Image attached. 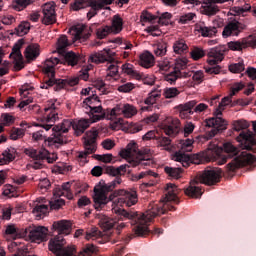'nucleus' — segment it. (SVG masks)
<instances>
[{
    "label": "nucleus",
    "instance_id": "obj_1",
    "mask_svg": "<svg viewBox=\"0 0 256 256\" xmlns=\"http://www.w3.org/2000/svg\"><path fill=\"white\" fill-rule=\"evenodd\" d=\"M165 199L166 203L160 202L159 204H150L146 212L127 211L125 209H115L117 216L110 218L106 215L99 214V225L104 231H110L113 227H116L117 233H121V229H125V223L121 221H130L133 226L134 234H131L126 238V243H129L134 237H147V235H163V229L155 228L149 230V223L153 221L154 217L158 215H165L167 211H175V206L170 203H179V193L181 189L177 188V185L173 183L166 184L165 187Z\"/></svg>",
    "mask_w": 256,
    "mask_h": 256
},
{
    "label": "nucleus",
    "instance_id": "obj_2",
    "mask_svg": "<svg viewBox=\"0 0 256 256\" xmlns=\"http://www.w3.org/2000/svg\"><path fill=\"white\" fill-rule=\"evenodd\" d=\"M61 102L57 100H49L44 105V113H43V121L41 127L45 129V131H49L52 129V135L48 137L46 143L48 145H54V147H59V145H65V143H69V138L65 136V133L69 132V129H73V125H75V121L73 120H63L61 125H55V121L59 119V113H61Z\"/></svg>",
    "mask_w": 256,
    "mask_h": 256
},
{
    "label": "nucleus",
    "instance_id": "obj_3",
    "mask_svg": "<svg viewBox=\"0 0 256 256\" xmlns=\"http://www.w3.org/2000/svg\"><path fill=\"white\" fill-rule=\"evenodd\" d=\"M127 167H129L127 164H122L119 167L103 165L95 166L91 170V175H93V177H101L103 173L110 177H115V179L108 184L94 187L93 199L96 211H101V209L107 205V195L108 193H111L117 185H121V183H123V179H121V177H123L127 172L131 173V170H128Z\"/></svg>",
    "mask_w": 256,
    "mask_h": 256
},
{
    "label": "nucleus",
    "instance_id": "obj_4",
    "mask_svg": "<svg viewBox=\"0 0 256 256\" xmlns=\"http://www.w3.org/2000/svg\"><path fill=\"white\" fill-rule=\"evenodd\" d=\"M247 47H256V39L250 35L247 38L238 41H231L228 46L222 45L215 48H211L208 52L209 59L207 60L210 67H206V73L209 75H219L221 73V66L219 63L225 59L226 51H243Z\"/></svg>",
    "mask_w": 256,
    "mask_h": 256
},
{
    "label": "nucleus",
    "instance_id": "obj_5",
    "mask_svg": "<svg viewBox=\"0 0 256 256\" xmlns=\"http://www.w3.org/2000/svg\"><path fill=\"white\" fill-rule=\"evenodd\" d=\"M61 63V60L57 57L48 58L43 66V72L47 75L48 79L40 86L41 89H48L54 87V91H61L66 87H75L79 85V80L87 81L89 79V70L80 71L79 76L67 78V79H55V67Z\"/></svg>",
    "mask_w": 256,
    "mask_h": 256
},
{
    "label": "nucleus",
    "instance_id": "obj_6",
    "mask_svg": "<svg viewBox=\"0 0 256 256\" xmlns=\"http://www.w3.org/2000/svg\"><path fill=\"white\" fill-rule=\"evenodd\" d=\"M237 142L241 143L242 151L240 155L236 156L231 162L227 165L228 173H235L237 169H241V167H245L246 165H253L255 163L256 158L255 155L247 152L253 151V147L256 145L255 137L252 132L242 131L237 137Z\"/></svg>",
    "mask_w": 256,
    "mask_h": 256
},
{
    "label": "nucleus",
    "instance_id": "obj_7",
    "mask_svg": "<svg viewBox=\"0 0 256 256\" xmlns=\"http://www.w3.org/2000/svg\"><path fill=\"white\" fill-rule=\"evenodd\" d=\"M52 228L58 232V235L50 239L48 249L56 256H77L75 246L65 247V238L63 235L71 233V222L69 220H60L53 223Z\"/></svg>",
    "mask_w": 256,
    "mask_h": 256
},
{
    "label": "nucleus",
    "instance_id": "obj_8",
    "mask_svg": "<svg viewBox=\"0 0 256 256\" xmlns=\"http://www.w3.org/2000/svg\"><path fill=\"white\" fill-rule=\"evenodd\" d=\"M223 177L221 168H206L203 172H199L196 177L190 181V185L184 190L185 195L193 199H199L203 192L201 187L197 186L198 183L203 185H217Z\"/></svg>",
    "mask_w": 256,
    "mask_h": 256
},
{
    "label": "nucleus",
    "instance_id": "obj_9",
    "mask_svg": "<svg viewBox=\"0 0 256 256\" xmlns=\"http://www.w3.org/2000/svg\"><path fill=\"white\" fill-rule=\"evenodd\" d=\"M231 97L233 96L224 97L219 106L213 112L214 117L205 120L206 127L211 128V130L206 132V139H213L217 133L226 131L227 125H229V123L227 120L223 119L221 115H223V110L225 107L231 103Z\"/></svg>",
    "mask_w": 256,
    "mask_h": 256
},
{
    "label": "nucleus",
    "instance_id": "obj_10",
    "mask_svg": "<svg viewBox=\"0 0 256 256\" xmlns=\"http://www.w3.org/2000/svg\"><path fill=\"white\" fill-rule=\"evenodd\" d=\"M178 151L174 155L175 161H178L182 164L185 168L189 167L190 165H199V158L197 155H189L186 153H191L193 151V139H185L179 140L177 143Z\"/></svg>",
    "mask_w": 256,
    "mask_h": 256
},
{
    "label": "nucleus",
    "instance_id": "obj_11",
    "mask_svg": "<svg viewBox=\"0 0 256 256\" xmlns=\"http://www.w3.org/2000/svg\"><path fill=\"white\" fill-rule=\"evenodd\" d=\"M69 47V40L67 36L62 35L58 39L57 51L59 55H62V62L64 65H69L70 67H75V65H79V63H83L85 61V57L73 52L68 51L66 52L65 49Z\"/></svg>",
    "mask_w": 256,
    "mask_h": 256
},
{
    "label": "nucleus",
    "instance_id": "obj_12",
    "mask_svg": "<svg viewBox=\"0 0 256 256\" xmlns=\"http://www.w3.org/2000/svg\"><path fill=\"white\" fill-rule=\"evenodd\" d=\"M97 137H99V132H97V130L87 131L85 133L83 137L85 151L78 153V160H80L81 163H89L87 157H89V155H93V153L97 151Z\"/></svg>",
    "mask_w": 256,
    "mask_h": 256
},
{
    "label": "nucleus",
    "instance_id": "obj_13",
    "mask_svg": "<svg viewBox=\"0 0 256 256\" xmlns=\"http://www.w3.org/2000/svg\"><path fill=\"white\" fill-rule=\"evenodd\" d=\"M188 64L189 60H187L186 57L176 59L173 71L164 76V81H167L170 85H175V83H177V79H182V77L187 79V77H191V74L185 72Z\"/></svg>",
    "mask_w": 256,
    "mask_h": 256
},
{
    "label": "nucleus",
    "instance_id": "obj_14",
    "mask_svg": "<svg viewBox=\"0 0 256 256\" xmlns=\"http://www.w3.org/2000/svg\"><path fill=\"white\" fill-rule=\"evenodd\" d=\"M119 197L116 199L118 203H121L122 205H125L126 207H133V205H137L139 202V196L137 195L136 189H128V190H119L118 192H115L113 194H107V203L113 201L116 197Z\"/></svg>",
    "mask_w": 256,
    "mask_h": 256
},
{
    "label": "nucleus",
    "instance_id": "obj_15",
    "mask_svg": "<svg viewBox=\"0 0 256 256\" xmlns=\"http://www.w3.org/2000/svg\"><path fill=\"white\" fill-rule=\"evenodd\" d=\"M22 235L31 243H43L49 240V229L45 226H34L24 229Z\"/></svg>",
    "mask_w": 256,
    "mask_h": 256
},
{
    "label": "nucleus",
    "instance_id": "obj_16",
    "mask_svg": "<svg viewBox=\"0 0 256 256\" xmlns=\"http://www.w3.org/2000/svg\"><path fill=\"white\" fill-rule=\"evenodd\" d=\"M162 131L168 137H177L181 133V121L178 118L168 117L161 125Z\"/></svg>",
    "mask_w": 256,
    "mask_h": 256
},
{
    "label": "nucleus",
    "instance_id": "obj_17",
    "mask_svg": "<svg viewBox=\"0 0 256 256\" xmlns=\"http://www.w3.org/2000/svg\"><path fill=\"white\" fill-rule=\"evenodd\" d=\"M208 108L209 106L207 104H197L196 100H191L179 106L180 115H186V117H189V115H193V113H203V111H207Z\"/></svg>",
    "mask_w": 256,
    "mask_h": 256
},
{
    "label": "nucleus",
    "instance_id": "obj_18",
    "mask_svg": "<svg viewBox=\"0 0 256 256\" xmlns=\"http://www.w3.org/2000/svg\"><path fill=\"white\" fill-rule=\"evenodd\" d=\"M151 159V149L146 148L140 151L139 157L128 161L129 164H126L128 165L127 169H129V167H138L139 169L147 167L153 163V160Z\"/></svg>",
    "mask_w": 256,
    "mask_h": 256
},
{
    "label": "nucleus",
    "instance_id": "obj_19",
    "mask_svg": "<svg viewBox=\"0 0 256 256\" xmlns=\"http://www.w3.org/2000/svg\"><path fill=\"white\" fill-rule=\"evenodd\" d=\"M23 45H25V40H18L14 44L12 52L10 53L9 56L10 59H13L15 71H21V69L25 67V64L23 62V54H21V47H23Z\"/></svg>",
    "mask_w": 256,
    "mask_h": 256
},
{
    "label": "nucleus",
    "instance_id": "obj_20",
    "mask_svg": "<svg viewBox=\"0 0 256 256\" xmlns=\"http://www.w3.org/2000/svg\"><path fill=\"white\" fill-rule=\"evenodd\" d=\"M218 165H225L227 159H233L239 155V148L235 147L231 142L223 144L221 153H218Z\"/></svg>",
    "mask_w": 256,
    "mask_h": 256
},
{
    "label": "nucleus",
    "instance_id": "obj_21",
    "mask_svg": "<svg viewBox=\"0 0 256 256\" xmlns=\"http://www.w3.org/2000/svg\"><path fill=\"white\" fill-rule=\"evenodd\" d=\"M244 29H247V25L237 20L231 21L224 27L222 37L224 39H227V37H239V33Z\"/></svg>",
    "mask_w": 256,
    "mask_h": 256
},
{
    "label": "nucleus",
    "instance_id": "obj_22",
    "mask_svg": "<svg viewBox=\"0 0 256 256\" xmlns=\"http://www.w3.org/2000/svg\"><path fill=\"white\" fill-rule=\"evenodd\" d=\"M43 25H53L57 23V14L55 13V3H46L42 6Z\"/></svg>",
    "mask_w": 256,
    "mask_h": 256
},
{
    "label": "nucleus",
    "instance_id": "obj_23",
    "mask_svg": "<svg viewBox=\"0 0 256 256\" xmlns=\"http://www.w3.org/2000/svg\"><path fill=\"white\" fill-rule=\"evenodd\" d=\"M25 153L26 155H29V157L34 159V169H41V167L43 166V161H45V159L47 160V157L49 155V151H47V149H31L26 150Z\"/></svg>",
    "mask_w": 256,
    "mask_h": 256
},
{
    "label": "nucleus",
    "instance_id": "obj_24",
    "mask_svg": "<svg viewBox=\"0 0 256 256\" xmlns=\"http://www.w3.org/2000/svg\"><path fill=\"white\" fill-rule=\"evenodd\" d=\"M113 0H97L90 3L91 10L87 13V18L93 19L97 15V11H101L105 5H111Z\"/></svg>",
    "mask_w": 256,
    "mask_h": 256
},
{
    "label": "nucleus",
    "instance_id": "obj_25",
    "mask_svg": "<svg viewBox=\"0 0 256 256\" xmlns=\"http://www.w3.org/2000/svg\"><path fill=\"white\" fill-rule=\"evenodd\" d=\"M215 3H225V0H204V15H208V17H211L219 13V6H217Z\"/></svg>",
    "mask_w": 256,
    "mask_h": 256
},
{
    "label": "nucleus",
    "instance_id": "obj_26",
    "mask_svg": "<svg viewBox=\"0 0 256 256\" xmlns=\"http://www.w3.org/2000/svg\"><path fill=\"white\" fill-rule=\"evenodd\" d=\"M90 61L92 63H96V65H99V63H105V61H113V58L111 57V50H103L92 54L90 56Z\"/></svg>",
    "mask_w": 256,
    "mask_h": 256
},
{
    "label": "nucleus",
    "instance_id": "obj_27",
    "mask_svg": "<svg viewBox=\"0 0 256 256\" xmlns=\"http://www.w3.org/2000/svg\"><path fill=\"white\" fill-rule=\"evenodd\" d=\"M55 197H66L68 199H73V193L71 192V182H65L61 186L54 189Z\"/></svg>",
    "mask_w": 256,
    "mask_h": 256
},
{
    "label": "nucleus",
    "instance_id": "obj_28",
    "mask_svg": "<svg viewBox=\"0 0 256 256\" xmlns=\"http://www.w3.org/2000/svg\"><path fill=\"white\" fill-rule=\"evenodd\" d=\"M139 59V65L144 67V69H150V67L155 65V56H153L149 51H145L140 54Z\"/></svg>",
    "mask_w": 256,
    "mask_h": 256
},
{
    "label": "nucleus",
    "instance_id": "obj_29",
    "mask_svg": "<svg viewBox=\"0 0 256 256\" xmlns=\"http://www.w3.org/2000/svg\"><path fill=\"white\" fill-rule=\"evenodd\" d=\"M88 107L92 115L93 123H97V121H101L102 119H105V110H103V106H101L100 104H96Z\"/></svg>",
    "mask_w": 256,
    "mask_h": 256
},
{
    "label": "nucleus",
    "instance_id": "obj_30",
    "mask_svg": "<svg viewBox=\"0 0 256 256\" xmlns=\"http://www.w3.org/2000/svg\"><path fill=\"white\" fill-rule=\"evenodd\" d=\"M135 153H137V143L135 142H130L125 149H122L119 153L120 157H122L123 159H128V162L131 161V158L133 157V155H135Z\"/></svg>",
    "mask_w": 256,
    "mask_h": 256
},
{
    "label": "nucleus",
    "instance_id": "obj_31",
    "mask_svg": "<svg viewBox=\"0 0 256 256\" xmlns=\"http://www.w3.org/2000/svg\"><path fill=\"white\" fill-rule=\"evenodd\" d=\"M111 33L118 35L123 31V18L120 15L116 14L112 17L111 26H109Z\"/></svg>",
    "mask_w": 256,
    "mask_h": 256
},
{
    "label": "nucleus",
    "instance_id": "obj_32",
    "mask_svg": "<svg viewBox=\"0 0 256 256\" xmlns=\"http://www.w3.org/2000/svg\"><path fill=\"white\" fill-rule=\"evenodd\" d=\"M24 55L27 61H35L40 55L39 44H30L27 46Z\"/></svg>",
    "mask_w": 256,
    "mask_h": 256
},
{
    "label": "nucleus",
    "instance_id": "obj_33",
    "mask_svg": "<svg viewBox=\"0 0 256 256\" xmlns=\"http://www.w3.org/2000/svg\"><path fill=\"white\" fill-rule=\"evenodd\" d=\"M85 239L87 241H98V243L103 244L105 241L101 238V231L98 228H91L85 232Z\"/></svg>",
    "mask_w": 256,
    "mask_h": 256
},
{
    "label": "nucleus",
    "instance_id": "obj_34",
    "mask_svg": "<svg viewBox=\"0 0 256 256\" xmlns=\"http://www.w3.org/2000/svg\"><path fill=\"white\" fill-rule=\"evenodd\" d=\"M32 213L38 221L44 219L47 216V213H49V206L45 204H37L33 208Z\"/></svg>",
    "mask_w": 256,
    "mask_h": 256
},
{
    "label": "nucleus",
    "instance_id": "obj_35",
    "mask_svg": "<svg viewBox=\"0 0 256 256\" xmlns=\"http://www.w3.org/2000/svg\"><path fill=\"white\" fill-rule=\"evenodd\" d=\"M89 125H91L89 120L81 119L74 122L73 129L75 130L76 135L79 137V135H83V133H85L86 129H89Z\"/></svg>",
    "mask_w": 256,
    "mask_h": 256
},
{
    "label": "nucleus",
    "instance_id": "obj_36",
    "mask_svg": "<svg viewBox=\"0 0 256 256\" xmlns=\"http://www.w3.org/2000/svg\"><path fill=\"white\" fill-rule=\"evenodd\" d=\"M89 31V28H87L86 25H78L75 27V39H78L79 41H81V39H83V41L89 39V37H91V33L87 32Z\"/></svg>",
    "mask_w": 256,
    "mask_h": 256
},
{
    "label": "nucleus",
    "instance_id": "obj_37",
    "mask_svg": "<svg viewBox=\"0 0 256 256\" xmlns=\"http://www.w3.org/2000/svg\"><path fill=\"white\" fill-rule=\"evenodd\" d=\"M23 231H25V229H19L11 224L6 227L5 233L6 235H11L13 239H24L25 235H23Z\"/></svg>",
    "mask_w": 256,
    "mask_h": 256
},
{
    "label": "nucleus",
    "instance_id": "obj_38",
    "mask_svg": "<svg viewBox=\"0 0 256 256\" xmlns=\"http://www.w3.org/2000/svg\"><path fill=\"white\" fill-rule=\"evenodd\" d=\"M161 99V91L159 90H152L147 98L144 100L145 105H148V107H151L157 103Z\"/></svg>",
    "mask_w": 256,
    "mask_h": 256
},
{
    "label": "nucleus",
    "instance_id": "obj_39",
    "mask_svg": "<svg viewBox=\"0 0 256 256\" xmlns=\"http://www.w3.org/2000/svg\"><path fill=\"white\" fill-rule=\"evenodd\" d=\"M174 53L177 55H185L189 52V46L185 43V40L181 39L174 43L173 45Z\"/></svg>",
    "mask_w": 256,
    "mask_h": 256
},
{
    "label": "nucleus",
    "instance_id": "obj_40",
    "mask_svg": "<svg viewBox=\"0 0 256 256\" xmlns=\"http://www.w3.org/2000/svg\"><path fill=\"white\" fill-rule=\"evenodd\" d=\"M164 172L171 179H181V175H183V169L173 168V167H170V166H165L164 167Z\"/></svg>",
    "mask_w": 256,
    "mask_h": 256
},
{
    "label": "nucleus",
    "instance_id": "obj_41",
    "mask_svg": "<svg viewBox=\"0 0 256 256\" xmlns=\"http://www.w3.org/2000/svg\"><path fill=\"white\" fill-rule=\"evenodd\" d=\"M30 29H31V24L29 22H22L18 27L14 29L12 35L23 37V35H27V33H29Z\"/></svg>",
    "mask_w": 256,
    "mask_h": 256
},
{
    "label": "nucleus",
    "instance_id": "obj_42",
    "mask_svg": "<svg viewBox=\"0 0 256 256\" xmlns=\"http://www.w3.org/2000/svg\"><path fill=\"white\" fill-rule=\"evenodd\" d=\"M171 138L166 136H161L157 139V145L158 147H163L164 151H172L173 150V144Z\"/></svg>",
    "mask_w": 256,
    "mask_h": 256
},
{
    "label": "nucleus",
    "instance_id": "obj_43",
    "mask_svg": "<svg viewBox=\"0 0 256 256\" xmlns=\"http://www.w3.org/2000/svg\"><path fill=\"white\" fill-rule=\"evenodd\" d=\"M32 139L33 141H44L45 145H48V147L54 146V145H49V143H47V141H49V138H47V134H45V130H38L36 132H33Z\"/></svg>",
    "mask_w": 256,
    "mask_h": 256
},
{
    "label": "nucleus",
    "instance_id": "obj_44",
    "mask_svg": "<svg viewBox=\"0 0 256 256\" xmlns=\"http://www.w3.org/2000/svg\"><path fill=\"white\" fill-rule=\"evenodd\" d=\"M167 53V43L159 42L158 44L154 45V54L156 57H163Z\"/></svg>",
    "mask_w": 256,
    "mask_h": 256
},
{
    "label": "nucleus",
    "instance_id": "obj_45",
    "mask_svg": "<svg viewBox=\"0 0 256 256\" xmlns=\"http://www.w3.org/2000/svg\"><path fill=\"white\" fill-rule=\"evenodd\" d=\"M137 115V108L131 104H123V116L127 119Z\"/></svg>",
    "mask_w": 256,
    "mask_h": 256
},
{
    "label": "nucleus",
    "instance_id": "obj_46",
    "mask_svg": "<svg viewBox=\"0 0 256 256\" xmlns=\"http://www.w3.org/2000/svg\"><path fill=\"white\" fill-rule=\"evenodd\" d=\"M199 32L201 33L202 37H213L217 34V28L200 26Z\"/></svg>",
    "mask_w": 256,
    "mask_h": 256
},
{
    "label": "nucleus",
    "instance_id": "obj_47",
    "mask_svg": "<svg viewBox=\"0 0 256 256\" xmlns=\"http://www.w3.org/2000/svg\"><path fill=\"white\" fill-rule=\"evenodd\" d=\"M186 73H189L190 77H192L196 85H201V83H203V79H205V74H203V71L201 70H198L196 72H186Z\"/></svg>",
    "mask_w": 256,
    "mask_h": 256
},
{
    "label": "nucleus",
    "instance_id": "obj_48",
    "mask_svg": "<svg viewBox=\"0 0 256 256\" xmlns=\"http://www.w3.org/2000/svg\"><path fill=\"white\" fill-rule=\"evenodd\" d=\"M190 55L194 61H199V59L205 57V50L203 48L194 47L190 52Z\"/></svg>",
    "mask_w": 256,
    "mask_h": 256
},
{
    "label": "nucleus",
    "instance_id": "obj_49",
    "mask_svg": "<svg viewBox=\"0 0 256 256\" xmlns=\"http://www.w3.org/2000/svg\"><path fill=\"white\" fill-rule=\"evenodd\" d=\"M4 159L11 163V161H15V155H17V150L13 147L7 148L3 153H2Z\"/></svg>",
    "mask_w": 256,
    "mask_h": 256
},
{
    "label": "nucleus",
    "instance_id": "obj_50",
    "mask_svg": "<svg viewBox=\"0 0 256 256\" xmlns=\"http://www.w3.org/2000/svg\"><path fill=\"white\" fill-rule=\"evenodd\" d=\"M25 137V129L23 128H13L10 133V139L12 141H17V139H23Z\"/></svg>",
    "mask_w": 256,
    "mask_h": 256
},
{
    "label": "nucleus",
    "instance_id": "obj_51",
    "mask_svg": "<svg viewBox=\"0 0 256 256\" xmlns=\"http://www.w3.org/2000/svg\"><path fill=\"white\" fill-rule=\"evenodd\" d=\"M181 91L179 89L172 87V88H165L164 89V97L165 99H175Z\"/></svg>",
    "mask_w": 256,
    "mask_h": 256
},
{
    "label": "nucleus",
    "instance_id": "obj_52",
    "mask_svg": "<svg viewBox=\"0 0 256 256\" xmlns=\"http://www.w3.org/2000/svg\"><path fill=\"white\" fill-rule=\"evenodd\" d=\"M1 123L4 127H9L15 123V117L9 113H3L1 115Z\"/></svg>",
    "mask_w": 256,
    "mask_h": 256
},
{
    "label": "nucleus",
    "instance_id": "obj_53",
    "mask_svg": "<svg viewBox=\"0 0 256 256\" xmlns=\"http://www.w3.org/2000/svg\"><path fill=\"white\" fill-rule=\"evenodd\" d=\"M122 71L131 77H140L139 72L133 69V65L126 63L122 65Z\"/></svg>",
    "mask_w": 256,
    "mask_h": 256
},
{
    "label": "nucleus",
    "instance_id": "obj_54",
    "mask_svg": "<svg viewBox=\"0 0 256 256\" xmlns=\"http://www.w3.org/2000/svg\"><path fill=\"white\" fill-rule=\"evenodd\" d=\"M141 21H143L144 23H155V21H158V16H155L150 12L143 11L141 14Z\"/></svg>",
    "mask_w": 256,
    "mask_h": 256
},
{
    "label": "nucleus",
    "instance_id": "obj_55",
    "mask_svg": "<svg viewBox=\"0 0 256 256\" xmlns=\"http://www.w3.org/2000/svg\"><path fill=\"white\" fill-rule=\"evenodd\" d=\"M109 33H112L109 26H102V27L96 29V36L98 39H105V37H107V35H109Z\"/></svg>",
    "mask_w": 256,
    "mask_h": 256
},
{
    "label": "nucleus",
    "instance_id": "obj_56",
    "mask_svg": "<svg viewBox=\"0 0 256 256\" xmlns=\"http://www.w3.org/2000/svg\"><path fill=\"white\" fill-rule=\"evenodd\" d=\"M173 18V14L169 12H164L158 16V23L160 25H169V21Z\"/></svg>",
    "mask_w": 256,
    "mask_h": 256
},
{
    "label": "nucleus",
    "instance_id": "obj_57",
    "mask_svg": "<svg viewBox=\"0 0 256 256\" xmlns=\"http://www.w3.org/2000/svg\"><path fill=\"white\" fill-rule=\"evenodd\" d=\"M229 71L231 73H242V71H245V64L243 62L230 64Z\"/></svg>",
    "mask_w": 256,
    "mask_h": 256
},
{
    "label": "nucleus",
    "instance_id": "obj_58",
    "mask_svg": "<svg viewBox=\"0 0 256 256\" xmlns=\"http://www.w3.org/2000/svg\"><path fill=\"white\" fill-rule=\"evenodd\" d=\"M83 103L87 105V107H91L93 105H99L101 101L99 100V96H97V94H92L91 96L87 97Z\"/></svg>",
    "mask_w": 256,
    "mask_h": 256
},
{
    "label": "nucleus",
    "instance_id": "obj_59",
    "mask_svg": "<svg viewBox=\"0 0 256 256\" xmlns=\"http://www.w3.org/2000/svg\"><path fill=\"white\" fill-rule=\"evenodd\" d=\"M145 175H151L152 177H159V174L153 172V171H147V172H141L139 175L137 174H132L130 176V179L132 181H139L140 179H143V177H145Z\"/></svg>",
    "mask_w": 256,
    "mask_h": 256
},
{
    "label": "nucleus",
    "instance_id": "obj_60",
    "mask_svg": "<svg viewBox=\"0 0 256 256\" xmlns=\"http://www.w3.org/2000/svg\"><path fill=\"white\" fill-rule=\"evenodd\" d=\"M31 3H33V0H16L14 9H16V11H23V9H25V7L28 5H31Z\"/></svg>",
    "mask_w": 256,
    "mask_h": 256
},
{
    "label": "nucleus",
    "instance_id": "obj_61",
    "mask_svg": "<svg viewBox=\"0 0 256 256\" xmlns=\"http://www.w3.org/2000/svg\"><path fill=\"white\" fill-rule=\"evenodd\" d=\"M235 131H243L249 128V122L246 120H237L233 123Z\"/></svg>",
    "mask_w": 256,
    "mask_h": 256
},
{
    "label": "nucleus",
    "instance_id": "obj_62",
    "mask_svg": "<svg viewBox=\"0 0 256 256\" xmlns=\"http://www.w3.org/2000/svg\"><path fill=\"white\" fill-rule=\"evenodd\" d=\"M134 89H135V84L131 82H128L118 87V91L120 93H130V91H133Z\"/></svg>",
    "mask_w": 256,
    "mask_h": 256
},
{
    "label": "nucleus",
    "instance_id": "obj_63",
    "mask_svg": "<svg viewBox=\"0 0 256 256\" xmlns=\"http://www.w3.org/2000/svg\"><path fill=\"white\" fill-rule=\"evenodd\" d=\"M195 17H196L195 13L184 14V15L180 16L179 23H182V25H186V23L193 21V19H195Z\"/></svg>",
    "mask_w": 256,
    "mask_h": 256
},
{
    "label": "nucleus",
    "instance_id": "obj_64",
    "mask_svg": "<svg viewBox=\"0 0 256 256\" xmlns=\"http://www.w3.org/2000/svg\"><path fill=\"white\" fill-rule=\"evenodd\" d=\"M21 245H23L21 242H10L8 244V250L13 253L16 251H22L23 247H21Z\"/></svg>",
    "mask_w": 256,
    "mask_h": 256
}]
</instances>
